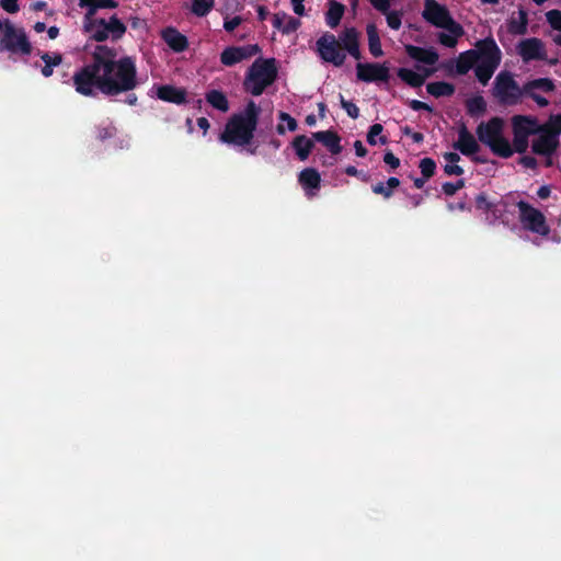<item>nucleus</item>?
<instances>
[{"mask_svg": "<svg viewBox=\"0 0 561 561\" xmlns=\"http://www.w3.org/2000/svg\"><path fill=\"white\" fill-rule=\"evenodd\" d=\"M317 53L324 61L334 67H342L346 59V50L353 58L360 59L359 32L355 27H345V30L335 37L332 33H324L317 42Z\"/></svg>", "mask_w": 561, "mask_h": 561, "instance_id": "f03ea898", "label": "nucleus"}, {"mask_svg": "<svg viewBox=\"0 0 561 561\" xmlns=\"http://www.w3.org/2000/svg\"><path fill=\"white\" fill-rule=\"evenodd\" d=\"M513 150L518 153H524L528 148L529 136H522L517 134H513Z\"/></svg>", "mask_w": 561, "mask_h": 561, "instance_id": "de8ad7c7", "label": "nucleus"}, {"mask_svg": "<svg viewBox=\"0 0 561 561\" xmlns=\"http://www.w3.org/2000/svg\"><path fill=\"white\" fill-rule=\"evenodd\" d=\"M0 50L12 55L30 56L33 46L23 27H16L10 20L4 21V32L0 39Z\"/></svg>", "mask_w": 561, "mask_h": 561, "instance_id": "0eeeda50", "label": "nucleus"}, {"mask_svg": "<svg viewBox=\"0 0 561 561\" xmlns=\"http://www.w3.org/2000/svg\"><path fill=\"white\" fill-rule=\"evenodd\" d=\"M206 101L216 110L220 112H228L229 102L226 94L219 90H210L206 93Z\"/></svg>", "mask_w": 561, "mask_h": 561, "instance_id": "72a5a7b5", "label": "nucleus"}, {"mask_svg": "<svg viewBox=\"0 0 561 561\" xmlns=\"http://www.w3.org/2000/svg\"><path fill=\"white\" fill-rule=\"evenodd\" d=\"M79 5H80L81 8H87V9H88V10H87V12H85V14H84V21H83L84 23H83V26H84V28H85V27H89V25H88V24H89L90 22H93V21H95V20H96V19H94V15H95V13L98 12L99 7H96V2H95L94 0H87V2H85V3H84V2L79 1Z\"/></svg>", "mask_w": 561, "mask_h": 561, "instance_id": "79ce46f5", "label": "nucleus"}, {"mask_svg": "<svg viewBox=\"0 0 561 561\" xmlns=\"http://www.w3.org/2000/svg\"><path fill=\"white\" fill-rule=\"evenodd\" d=\"M345 7L336 1H331L329 10L325 13V22L331 28H335L344 14Z\"/></svg>", "mask_w": 561, "mask_h": 561, "instance_id": "2f4dec72", "label": "nucleus"}, {"mask_svg": "<svg viewBox=\"0 0 561 561\" xmlns=\"http://www.w3.org/2000/svg\"><path fill=\"white\" fill-rule=\"evenodd\" d=\"M242 21L243 19L239 15L233 16L232 19L226 18L224 22V28L226 32L230 33L234 31L242 23Z\"/></svg>", "mask_w": 561, "mask_h": 561, "instance_id": "5fc2aeb1", "label": "nucleus"}, {"mask_svg": "<svg viewBox=\"0 0 561 561\" xmlns=\"http://www.w3.org/2000/svg\"><path fill=\"white\" fill-rule=\"evenodd\" d=\"M518 208V218L524 229L547 237L550 233V227L547 224L545 215L525 201L516 204Z\"/></svg>", "mask_w": 561, "mask_h": 561, "instance_id": "1a4fd4ad", "label": "nucleus"}, {"mask_svg": "<svg viewBox=\"0 0 561 561\" xmlns=\"http://www.w3.org/2000/svg\"><path fill=\"white\" fill-rule=\"evenodd\" d=\"M383 162L388 164L391 169H397L400 167V159L396 157L392 151L385 152Z\"/></svg>", "mask_w": 561, "mask_h": 561, "instance_id": "4d7b16f0", "label": "nucleus"}, {"mask_svg": "<svg viewBox=\"0 0 561 561\" xmlns=\"http://www.w3.org/2000/svg\"><path fill=\"white\" fill-rule=\"evenodd\" d=\"M493 95L502 105H516L524 95V85L520 88L510 71H501L494 81Z\"/></svg>", "mask_w": 561, "mask_h": 561, "instance_id": "6e6552de", "label": "nucleus"}, {"mask_svg": "<svg viewBox=\"0 0 561 561\" xmlns=\"http://www.w3.org/2000/svg\"><path fill=\"white\" fill-rule=\"evenodd\" d=\"M518 19H510L507 30L513 35H525L527 33L528 15L523 9L518 11Z\"/></svg>", "mask_w": 561, "mask_h": 561, "instance_id": "c85d7f7f", "label": "nucleus"}, {"mask_svg": "<svg viewBox=\"0 0 561 561\" xmlns=\"http://www.w3.org/2000/svg\"><path fill=\"white\" fill-rule=\"evenodd\" d=\"M422 175L425 179H431L436 171V162L432 158H423L419 163Z\"/></svg>", "mask_w": 561, "mask_h": 561, "instance_id": "37998d69", "label": "nucleus"}, {"mask_svg": "<svg viewBox=\"0 0 561 561\" xmlns=\"http://www.w3.org/2000/svg\"><path fill=\"white\" fill-rule=\"evenodd\" d=\"M476 207L483 211H490L492 209V203L489 202L485 193H480L477 195Z\"/></svg>", "mask_w": 561, "mask_h": 561, "instance_id": "864d4df0", "label": "nucleus"}, {"mask_svg": "<svg viewBox=\"0 0 561 561\" xmlns=\"http://www.w3.org/2000/svg\"><path fill=\"white\" fill-rule=\"evenodd\" d=\"M19 0H0V7L8 13H16L20 10Z\"/></svg>", "mask_w": 561, "mask_h": 561, "instance_id": "6e6d98bb", "label": "nucleus"}, {"mask_svg": "<svg viewBox=\"0 0 561 561\" xmlns=\"http://www.w3.org/2000/svg\"><path fill=\"white\" fill-rule=\"evenodd\" d=\"M397 76L408 85L412 88H420L425 82V76L417 73L408 68H399Z\"/></svg>", "mask_w": 561, "mask_h": 561, "instance_id": "f704fd0d", "label": "nucleus"}, {"mask_svg": "<svg viewBox=\"0 0 561 561\" xmlns=\"http://www.w3.org/2000/svg\"><path fill=\"white\" fill-rule=\"evenodd\" d=\"M96 139L104 141L106 139H111L116 135V127L112 124L106 126H98L95 128Z\"/></svg>", "mask_w": 561, "mask_h": 561, "instance_id": "a18cd8bd", "label": "nucleus"}, {"mask_svg": "<svg viewBox=\"0 0 561 561\" xmlns=\"http://www.w3.org/2000/svg\"><path fill=\"white\" fill-rule=\"evenodd\" d=\"M383 130V126L379 123H376V124H373L370 127H369V130L367 133V142L370 145V146H376L377 145V139L376 137L379 136Z\"/></svg>", "mask_w": 561, "mask_h": 561, "instance_id": "3c124183", "label": "nucleus"}, {"mask_svg": "<svg viewBox=\"0 0 561 561\" xmlns=\"http://www.w3.org/2000/svg\"><path fill=\"white\" fill-rule=\"evenodd\" d=\"M278 117L282 122H286L287 126L285 127L284 125L278 124L276 126L277 134L284 135L286 133V128L289 131H295L298 128L297 121L294 117H291L288 113L279 112Z\"/></svg>", "mask_w": 561, "mask_h": 561, "instance_id": "a19ab883", "label": "nucleus"}, {"mask_svg": "<svg viewBox=\"0 0 561 561\" xmlns=\"http://www.w3.org/2000/svg\"><path fill=\"white\" fill-rule=\"evenodd\" d=\"M272 25L283 34L288 35L296 32L301 25V22L299 19L289 16L285 12H277L273 15Z\"/></svg>", "mask_w": 561, "mask_h": 561, "instance_id": "5701e85b", "label": "nucleus"}, {"mask_svg": "<svg viewBox=\"0 0 561 561\" xmlns=\"http://www.w3.org/2000/svg\"><path fill=\"white\" fill-rule=\"evenodd\" d=\"M356 76L363 82H388L390 78L389 67L386 64L378 62H358L356 65Z\"/></svg>", "mask_w": 561, "mask_h": 561, "instance_id": "9b49d317", "label": "nucleus"}, {"mask_svg": "<svg viewBox=\"0 0 561 561\" xmlns=\"http://www.w3.org/2000/svg\"><path fill=\"white\" fill-rule=\"evenodd\" d=\"M340 103L351 118L356 119L359 116V108L351 101H346L342 94H340Z\"/></svg>", "mask_w": 561, "mask_h": 561, "instance_id": "09e8293b", "label": "nucleus"}, {"mask_svg": "<svg viewBox=\"0 0 561 561\" xmlns=\"http://www.w3.org/2000/svg\"><path fill=\"white\" fill-rule=\"evenodd\" d=\"M354 149L357 157L364 158L367 154V149L360 140L354 142Z\"/></svg>", "mask_w": 561, "mask_h": 561, "instance_id": "338daca9", "label": "nucleus"}, {"mask_svg": "<svg viewBox=\"0 0 561 561\" xmlns=\"http://www.w3.org/2000/svg\"><path fill=\"white\" fill-rule=\"evenodd\" d=\"M422 16L426 22L436 27L447 30L448 32L458 30L447 7L438 3L436 0L424 1Z\"/></svg>", "mask_w": 561, "mask_h": 561, "instance_id": "9d476101", "label": "nucleus"}, {"mask_svg": "<svg viewBox=\"0 0 561 561\" xmlns=\"http://www.w3.org/2000/svg\"><path fill=\"white\" fill-rule=\"evenodd\" d=\"M504 119L499 116L490 118L488 122H481L476 129L478 140L489 146L499 136L503 134Z\"/></svg>", "mask_w": 561, "mask_h": 561, "instance_id": "ddd939ff", "label": "nucleus"}, {"mask_svg": "<svg viewBox=\"0 0 561 561\" xmlns=\"http://www.w3.org/2000/svg\"><path fill=\"white\" fill-rule=\"evenodd\" d=\"M312 138L321 142L332 154L342 152L341 137L334 130H322L312 134Z\"/></svg>", "mask_w": 561, "mask_h": 561, "instance_id": "412c9836", "label": "nucleus"}, {"mask_svg": "<svg viewBox=\"0 0 561 561\" xmlns=\"http://www.w3.org/2000/svg\"><path fill=\"white\" fill-rule=\"evenodd\" d=\"M465 186V180H458L456 183L445 182L442 185V190L445 195L453 196L457 193V191L461 190Z\"/></svg>", "mask_w": 561, "mask_h": 561, "instance_id": "8fccbe9b", "label": "nucleus"}, {"mask_svg": "<svg viewBox=\"0 0 561 561\" xmlns=\"http://www.w3.org/2000/svg\"><path fill=\"white\" fill-rule=\"evenodd\" d=\"M549 25L557 31H561V11L553 9L546 13Z\"/></svg>", "mask_w": 561, "mask_h": 561, "instance_id": "49530a36", "label": "nucleus"}, {"mask_svg": "<svg viewBox=\"0 0 561 561\" xmlns=\"http://www.w3.org/2000/svg\"><path fill=\"white\" fill-rule=\"evenodd\" d=\"M291 146L300 161L307 160L314 148L313 141L305 135L296 136Z\"/></svg>", "mask_w": 561, "mask_h": 561, "instance_id": "393cba45", "label": "nucleus"}, {"mask_svg": "<svg viewBox=\"0 0 561 561\" xmlns=\"http://www.w3.org/2000/svg\"><path fill=\"white\" fill-rule=\"evenodd\" d=\"M386 15L387 24L392 30H399L402 25L403 13L401 11H387Z\"/></svg>", "mask_w": 561, "mask_h": 561, "instance_id": "c03bdc74", "label": "nucleus"}, {"mask_svg": "<svg viewBox=\"0 0 561 561\" xmlns=\"http://www.w3.org/2000/svg\"><path fill=\"white\" fill-rule=\"evenodd\" d=\"M260 113V106L254 101H249L242 112L233 114L228 119L220 140L242 147L249 145L257 127Z\"/></svg>", "mask_w": 561, "mask_h": 561, "instance_id": "7ed1b4c3", "label": "nucleus"}, {"mask_svg": "<svg viewBox=\"0 0 561 561\" xmlns=\"http://www.w3.org/2000/svg\"><path fill=\"white\" fill-rule=\"evenodd\" d=\"M404 49L410 58L423 62L425 65L432 66L436 64L439 58L438 53L433 47L424 48L409 44L405 45Z\"/></svg>", "mask_w": 561, "mask_h": 561, "instance_id": "6ab92c4d", "label": "nucleus"}, {"mask_svg": "<svg viewBox=\"0 0 561 561\" xmlns=\"http://www.w3.org/2000/svg\"><path fill=\"white\" fill-rule=\"evenodd\" d=\"M108 34L114 41L121 39L126 33V25L114 14L108 21H105Z\"/></svg>", "mask_w": 561, "mask_h": 561, "instance_id": "e433bc0d", "label": "nucleus"}, {"mask_svg": "<svg viewBox=\"0 0 561 561\" xmlns=\"http://www.w3.org/2000/svg\"><path fill=\"white\" fill-rule=\"evenodd\" d=\"M519 163L523 164L525 168L528 169H536L537 168V160L536 158L531 156H524L519 159Z\"/></svg>", "mask_w": 561, "mask_h": 561, "instance_id": "680f3d73", "label": "nucleus"}, {"mask_svg": "<svg viewBox=\"0 0 561 561\" xmlns=\"http://www.w3.org/2000/svg\"><path fill=\"white\" fill-rule=\"evenodd\" d=\"M444 159L451 164H457L460 161V156L457 152H445Z\"/></svg>", "mask_w": 561, "mask_h": 561, "instance_id": "774afa93", "label": "nucleus"}, {"mask_svg": "<svg viewBox=\"0 0 561 561\" xmlns=\"http://www.w3.org/2000/svg\"><path fill=\"white\" fill-rule=\"evenodd\" d=\"M261 51L259 45L229 46L220 54V61L226 67H232L238 62L249 59Z\"/></svg>", "mask_w": 561, "mask_h": 561, "instance_id": "f8f14e48", "label": "nucleus"}, {"mask_svg": "<svg viewBox=\"0 0 561 561\" xmlns=\"http://www.w3.org/2000/svg\"><path fill=\"white\" fill-rule=\"evenodd\" d=\"M117 51L105 45H99L92 54V65L98 66L105 76L112 77L127 92L138 85L136 60L131 56L116 59Z\"/></svg>", "mask_w": 561, "mask_h": 561, "instance_id": "f257e3e1", "label": "nucleus"}, {"mask_svg": "<svg viewBox=\"0 0 561 561\" xmlns=\"http://www.w3.org/2000/svg\"><path fill=\"white\" fill-rule=\"evenodd\" d=\"M535 90H541L546 93L553 92L556 84L550 78H538L529 80L524 84V93H536Z\"/></svg>", "mask_w": 561, "mask_h": 561, "instance_id": "bb28decb", "label": "nucleus"}, {"mask_svg": "<svg viewBox=\"0 0 561 561\" xmlns=\"http://www.w3.org/2000/svg\"><path fill=\"white\" fill-rule=\"evenodd\" d=\"M490 150L497 157L507 159L511 158L514 153L512 145L510 141L503 136H499L494 141L489 144L488 146Z\"/></svg>", "mask_w": 561, "mask_h": 561, "instance_id": "cd10ccee", "label": "nucleus"}, {"mask_svg": "<svg viewBox=\"0 0 561 561\" xmlns=\"http://www.w3.org/2000/svg\"><path fill=\"white\" fill-rule=\"evenodd\" d=\"M89 27H85L84 31L90 34V37L96 42H104L108 38L110 34L105 26V20L99 19L93 22H90Z\"/></svg>", "mask_w": 561, "mask_h": 561, "instance_id": "c756f323", "label": "nucleus"}, {"mask_svg": "<svg viewBox=\"0 0 561 561\" xmlns=\"http://www.w3.org/2000/svg\"><path fill=\"white\" fill-rule=\"evenodd\" d=\"M453 147L466 157H472L480 151L478 140L463 123L458 128V139L453 144Z\"/></svg>", "mask_w": 561, "mask_h": 561, "instance_id": "2eb2a0df", "label": "nucleus"}, {"mask_svg": "<svg viewBox=\"0 0 561 561\" xmlns=\"http://www.w3.org/2000/svg\"><path fill=\"white\" fill-rule=\"evenodd\" d=\"M518 55L525 62L531 60H546L547 54L545 49V45L541 39L537 37L526 38L519 42L518 46Z\"/></svg>", "mask_w": 561, "mask_h": 561, "instance_id": "4468645a", "label": "nucleus"}, {"mask_svg": "<svg viewBox=\"0 0 561 561\" xmlns=\"http://www.w3.org/2000/svg\"><path fill=\"white\" fill-rule=\"evenodd\" d=\"M278 76L275 58L256 59L248 69L244 81V91L254 96L261 95L265 89L272 85Z\"/></svg>", "mask_w": 561, "mask_h": 561, "instance_id": "39448f33", "label": "nucleus"}, {"mask_svg": "<svg viewBox=\"0 0 561 561\" xmlns=\"http://www.w3.org/2000/svg\"><path fill=\"white\" fill-rule=\"evenodd\" d=\"M72 83L76 92L83 96H95L96 91H100L106 96H116L121 93L127 92L125 89L119 87L112 79V77L105 76L98 66L91 62L81 67L72 76Z\"/></svg>", "mask_w": 561, "mask_h": 561, "instance_id": "20e7f679", "label": "nucleus"}, {"mask_svg": "<svg viewBox=\"0 0 561 561\" xmlns=\"http://www.w3.org/2000/svg\"><path fill=\"white\" fill-rule=\"evenodd\" d=\"M41 59L44 61L41 72L45 78L53 76L54 67H57L62 62V56L59 53H55L53 55L49 53H42Z\"/></svg>", "mask_w": 561, "mask_h": 561, "instance_id": "473e14b6", "label": "nucleus"}, {"mask_svg": "<svg viewBox=\"0 0 561 561\" xmlns=\"http://www.w3.org/2000/svg\"><path fill=\"white\" fill-rule=\"evenodd\" d=\"M371 191L377 195H381L385 199H389L393 195V192L382 182L374 184Z\"/></svg>", "mask_w": 561, "mask_h": 561, "instance_id": "603ef678", "label": "nucleus"}, {"mask_svg": "<svg viewBox=\"0 0 561 561\" xmlns=\"http://www.w3.org/2000/svg\"><path fill=\"white\" fill-rule=\"evenodd\" d=\"M480 49H469L461 53L456 62V71L458 75H466L481 58Z\"/></svg>", "mask_w": 561, "mask_h": 561, "instance_id": "b1692460", "label": "nucleus"}, {"mask_svg": "<svg viewBox=\"0 0 561 561\" xmlns=\"http://www.w3.org/2000/svg\"><path fill=\"white\" fill-rule=\"evenodd\" d=\"M444 172L447 175H462L465 170L458 164L448 163L444 167Z\"/></svg>", "mask_w": 561, "mask_h": 561, "instance_id": "052dcab7", "label": "nucleus"}, {"mask_svg": "<svg viewBox=\"0 0 561 561\" xmlns=\"http://www.w3.org/2000/svg\"><path fill=\"white\" fill-rule=\"evenodd\" d=\"M215 7V0H192L191 12L198 16H206Z\"/></svg>", "mask_w": 561, "mask_h": 561, "instance_id": "58836bf2", "label": "nucleus"}, {"mask_svg": "<svg viewBox=\"0 0 561 561\" xmlns=\"http://www.w3.org/2000/svg\"><path fill=\"white\" fill-rule=\"evenodd\" d=\"M426 91L434 98L451 96L455 93V85L445 81L430 82Z\"/></svg>", "mask_w": 561, "mask_h": 561, "instance_id": "7c9ffc66", "label": "nucleus"}, {"mask_svg": "<svg viewBox=\"0 0 561 561\" xmlns=\"http://www.w3.org/2000/svg\"><path fill=\"white\" fill-rule=\"evenodd\" d=\"M538 135L533 140V152L543 157H552L560 145L559 138H554L553 135H549L546 131H539Z\"/></svg>", "mask_w": 561, "mask_h": 561, "instance_id": "f3484780", "label": "nucleus"}, {"mask_svg": "<svg viewBox=\"0 0 561 561\" xmlns=\"http://www.w3.org/2000/svg\"><path fill=\"white\" fill-rule=\"evenodd\" d=\"M99 9H115L118 3L115 0H94Z\"/></svg>", "mask_w": 561, "mask_h": 561, "instance_id": "0e129e2a", "label": "nucleus"}, {"mask_svg": "<svg viewBox=\"0 0 561 561\" xmlns=\"http://www.w3.org/2000/svg\"><path fill=\"white\" fill-rule=\"evenodd\" d=\"M367 36H368V49L369 53L378 58L383 55V50L381 48V42L378 34V30L374 23H369L366 27Z\"/></svg>", "mask_w": 561, "mask_h": 561, "instance_id": "a878e982", "label": "nucleus"}, {"mask_svg": "<svg viewBox=\"0 0 561 561\" xmlns=\"http://www.w3.org/2000/svg\"><path fill=\"white\" fill-rule=\"evenodd\" d=\"M476 47L482 54L474 69L476 77L481 84L485 85L500 66L502 53L493 37L478 41Z\"/></svg>", "mask_w": 561, "mask_h": 561, "instance_id": "423d86ee", "label": "nucleus"}, {"mask_svg": "<svg viewBox=\"0 0 561 561\" xmlns=\"http://www.w3.org/2000/svg\"><path fill=\"white\" fill-rule=\"evenodd\" d=\"M293 4V10L297 15H304L305 14V0H290Z\"/></svg>", "mask_w": 561, "mask_h": 561, "instance_id": "69168bd1", "label": "nucleus"}, {"mask_svg": "<svg viewBox=\"0 0 561 561\" xmlns=\"http://www.w3.org/2000/svg\"><path fill=\"white\" fill-rule=\"evenodd\" d=\"M540 126L541 131H546L549 135H553L554 138H558L561 134V114L550 115L548 121Z\"/></svg>", "mask_w": 561, "mask_h": 561, "instance_id": "ea45409f", "label": "nucleus"}, {"mask_svg": "<svg viewBox=\"0 0 561 561\" xmlns=\"http://www.w3.org/2000/svg\"><path fill=\"white\" fill-rule=\"evenodd\" d=\"M513 134L522 136L537 135L541 131V126L535 116L515 115L512 118Z\"/></svg>", "mask_w": 561, "mask_h": 561, "instance_id": "dca6fc26", "label": "nucleus"}, {"mask_svg": "<svg viewBox=\"0 0 561 561\" xmlns=\"http://www.w3.org/2000/svg\"><path fill=\"white\" fill-rule=\"evenodd\" d=\"M157 96L158 99L174 103V104H184L186 102V91L183 88H176L170 84L159 85L157 88Z\"/></svg>", "mask_w": 561, "mask_h": 561, "instance_id": "aec40b11", "label": "nucleus"}, {"mask_svg": "<svg viewBox=\"0 0 561 561\" xmlns=\"http://www.w3.org/2000/svg\"><path fill=\"white\" fill-rule=\"evenodd\" d=\"M486 102L482 95H476L466 100V110L471 117H479L486 112Z\"/></svg>", "mask_w": 561, "mask_h": 561, "instance_id": "c9c22d12", "label": "nucleus"}, {"mask_svg": "<svg viewBox=\"0 0 561 561\" xmlns=\"http://www.w3.org/2000/svg\"><path fill=\"white\" fill-rule=\"evenodd\" d=\"M409 106L413 111H427V112H432L433 111L432 106H430L427 103L419 101V100H411V101H409Z\"/></svg>", "mask_w": 561, "mask_h": 561, "instance_id": "13d9d810", "label": "nucleus"}, {"mask_svg": "<svg viewBox=\"0 0 561 561\" xmlns=\"http://www.w3.org/2000/svg\"><path fill=\"white\" fill-rule=\"evenodd\" d=\"M525 94L528 95L529 98H531V100H534L539 107H546L549 104V101L545 96H542L538 93H525Z\"/></svg>", "mask_w": 561, "mask_h": 561, "instance_id": "e2e57ef3", "label": "nucleus"}, {"mask_svg": "<svg viewBox=\"0 0 561 561\" xmlns=\"http://www.w3.org/2000/svg\"><path fill=\"white\" fill-rule=\"evenodd\" d=\"M298 182L302 186L308 197L316 195L321 185L320 173L313 168L304 169L298 175Z\"/></svg>", "mask_w": 561, "mask_h": 561, "instance_id": "a211bd4d", "label": "nucleus"}, {"mask_svg": "<svg viewBox=\"0 0 561 561\" xmlns=\"http://www.w3.org/2000/svg\"><path fill=\"white\" fill-rule=\"evenodd\" d=\"M455 25L458 30L438 35V41L442 45L453 48L457 45L458 38L465 34L463 27L458 22L455 21Z\"/></svg>", "mask_w": 561, "mask_h": 561, "instance_id": "4c0bfd02", "label": "nucleus"}, {"mask_svg": "<svg viewBox=\"0 0 561 561\" xmlns=\"http://www.w3.org/2000/svg\"><path fill=\"white\" fill-rule=\"evenodd\" d=\"M162 38L168 46L175 53H182L187 49L188 41L185 35L174 27H167L162 31Z\"/></svg>", "mask_w": 561, "mask_h": 561, "instance_id": "4be33fe9", "label": "nucleus"}, {"mask_svg": "<svg viewBox=\"0 0 561 561\" xmlns=\"http://www.w3.org/2000/svg\"><path fill=\"white\" fill-rule=\"evenodd\" d=\"M371 5L380 11L381 13H387L388 9L390 8L391 0H369Z\"/></svg>", "mask_w": 561, "mask_h": 561, "instance_id": "bf43d9fd", "label": "nucleus"}]
</instances>
